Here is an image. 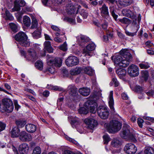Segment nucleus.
<instances>
[{
  "mask_svg": "<svg viewBox=\"0 0 154 154\" xmlns=\"http://www.w3.org/2000/svg\"><path fill=\"white\" fill-rule=\"evenodd\" d=\"M17 2H18V4H19L20 7H23L25 6L26 3L23 0H17Z\"/></svg>",
  "mask_w": 154,
  "mask_h": 154,
  "instance_id": "nucleus-58",
  "label": "nucleus"
},
{
  "mask_svg": "<svg viewBox=\"0 0 154 154\" xmlns=\"http://www.w3.org/2000/svg\"><path fill=\"white\" fill-rule=\"evenodd\" d=\"M85 105L91 113L93 114L96 113L97 105L95 101L91 100H88L85 103Z\"/></svg>",
  "mask_w": 154,
  "mask_h": 154,
  "instance_id": "nucleus-11",
  "label": "nucleus"
},
{
  "mask_svg": "<svg viewBox=\"0 0 154 154\" xmlns=\"http://www.w3.org/2000/svg\"><path fill=\"white\" fill-rule=\"evenodd\" d=\"M124 150L128 154H134L137 151V148L134 144L128 143L125 146Z\"/></svg>",
  "mask_w": 154,
  "mask_h": 154,
  "instance_id": "nucleus-14",
  "label": "nucleus"
},
{
  "mask_svg": "<svg viewBox=\"0 0 154 154\" xmlns=\"http://www.w3.org/2000/svg\"><path fill=\"white\" fill-rule=\"evenodd\" d=\"M133 2V0H120L119 3L121 6H127L131 5Z\"/></svg>",
  "mask_w": 154,
  "mask_h": 154,
  "instance_id": "nucleus-29",
  "label": "nucleus"
},
{
  "mask_svg": "<svg viewBox=\"0 0 154 154\" xmlns=\"http://www.w3.org/2000/svg\"><path fill=\"white\" fill-rule=\"evenodd\" d=\"M122 142L120 139L117 138H113L111 142V145L113 147L118 148L122 145Z\"/></svg>",
  "mask_w": 154,
  "mask_h": 154,
  "instance_id": "nucleus-22",
  "label": "nucleus"
},
{
  "mask_svg": "<svg viewBox=\"0 0 154 154\" xmlns=\"http://www.w3.org/2000/svg\"><path fill=\"white\" fill-rule=\"evenodd\" d=\"M89 41V38L84 35H80L77 37V42L78 44L82 47H84L86 43Z\"/></svg>",
  "mask_w": 154,
  "mask_h": 154,
  "instance_id": "nucleus-15",
  "label": "nucleus"
},
{
  "mask_svg": "<svg viewBox=\"0 0 154 154\" xmlns=\"http://www.w3.org/2000/svg\"><path fill=\"white\" fill-rule=\"evenodd\" d=\"M128 14L130 15V17H129L133 19H135L136 18V16L134 14V13L131 11V13H129Z\"/></svg>",
  "mask_w": 154,
  "mask_h": 154,
  "instance_id": "nucleus-59",
  "label": "nucleus"
},
{
  "mask_svg": "<svg viewBox=\"0 0 154 154\" xmlns=\"http://www.w3.org/2000/svg\"><path fill=\"white\" fill-rule=\"evenodd\" d=\"M26 131L30 133H33L36 130V126L31 124H28L26 125Z\"/></svg>",
  "mask_w": 154,
  "mask_h": 154,
  "instance_id": "nucleus-24",
  "label": "nucleus"
},
{
  "mask_svg": "<svg viewBox=\"0 0 154 154\" xmlns=\"http://www.w3.org/2000/svg\"><path fill=\"white\" fill-rule=\"evenodd\" d=\"M23 22L24 24L27 26H29L31 24V20L29 17L27 16H24Z\"/></svg>",
  "mask_w": 154,
  "mask_h": 154,
  "instance_id": "nucleus-33",
  "label": "nucleus"
},
{
  "mask_svg": "<svg viewBox=\"0 0 154 154\" xmlns=\"http://www.w3.org/2000/svg\"><path fill=\"white\" fill-rule=\"evenodd\" d=\"M5 127V125L2 122H0V132L4 130Z\"/></svg>",
  "mask_w": 154,
  "mask_h": 154,
  "instance_id": "nucleus-60",
  "label": "nucleus"
},
{
  "mask_svg": "<svg viewBox=\"0 0 154 154\" xmlns=\"http://www.w3.org/2000/svg\"><path fill=\"white\" fill-rule=\"evenodd\" d=\"M65 63L67 66H72L78 64L79 61L77 57L75 56H70L66 60Z\"/></svg>",
  "mask_w": 154,
  "mask_h": 154,
  "instance_id": "nucleus-12",
  "label": "nucleus"
},
{
  "mask_svg": "<svg viewBox=\"0 0 154 154\" xmlns=\"http://www.w3.org/2000/svg\"><path fill=\"white\" fill-rule=\"evenodd\" d=\"M38 25V23L37 20L35 18H33L32 19L31 29H36Z\"/></svg>",
  "mask_w": 154,
  "mask_h": 154,
  "instance_id": "nucleus-42",
  "label": "nucleus"
},
{
  "mask_svg": "<svg viewBox=\"0 0 154 154\" xmlns=\"http://www.w3.org/2000/svg\"><path fill=\"white\" fill-rule=\"evenodd\" d=\"M62 60L60 58H56L49 60L47 62L48 65H54L55 66L60 67L61 66Z\"/></svg>",
  "mask_w": 154,
  "mask_h": 154,
  "instance_id": "nucleus-17",
  "label": "nucleus"
},
{
  "mask_svg": "<svg viewBox=\"0 0 154 154\" xmlns=\"http://www.w3.org/2000/svg\"><path fill=\"white\" fill-rule=\"evenodd\" d=\"M78 119H76L75 120H73L72 121L71 124L75 125L78 123Z\"/></svg>",
  "mask_w": 154,
  "mask_h": 154,
  "instance_id": "nucleus-64",
  "label": "nucleus"
},
{
  "mask_svg": "<svg viewBox=\"0 0 154 154\" xmlns=\"http://www.w3.org/2000/svg\"><path fill=\"white\" fill-rule=\"evenodd\" d=\"M112 81L114 83L115 87H117L119 85V83L116 78L114 77L113 78Z\"/></svg>",
  "mask_w": 154,
  "mask_h": 154,
  "instance_id": "nucleus-57",
  "label": "nucleus"
},
{
  "mask_svg": "<svg viewBox=\"0 0 154 154\" xmlns=\"http://www.w3.org/2000/svg\"><path fill=\"white\" fill-rule=\"evenodd\" d=\"M19 138L22 141H29L31 140L32 137L30 134L23 131L20 133Z\"/></svg>",
  "mask_w": 154,
  "mask_h": 154,
  "instance_id": "nucleus-18",
  "label": "nucleus"
},
{
  "mask_svg": "<svg viewBox=\"0 0 154 154\" xmlns=\"http://www.w3.org/2000/svg\"><path fill=\"white\" fill-rule=\"evenodd\" d=\"M35 66L38 69L42 70L43 68V63L41 60H37L35 63Z\"/></svg>",
  "mask_w": 154,
  "mask_h": 154,
  "instance_id": "nucleus-35",
  "label": "nucleus"
},
{
  "mask_svg": "<svg viewBox=\"0 0 154 154\" xmlns=\"http://www.w3.org/2000/svg\"><path fill=\"white\" fill-rule=\"evenodd\" d=\"M51 28L55 32V34L57 36H59L60 35H62L64 33L62 32L60 29L57 26L54 25L51 26Z\"/></svg>",
  "mask_w": 154,
  "mask_h": 154,
  "instance_id": "nucleus-28",
  "label": "nucleus"
},
{
  "mask_svg": "<svg viewBox=\"0 0 154 154\" xmlns=\"http://www.w3.org/2000/svg\"><path fill=\"white\" fill-rule=\"evenodd\" d=\"M84 70L85 73L89 75H92L94 73V70L90 67H85Z\"/></svg>",
  "mask_w": 154,
  "mask_h": 154,
  "instance_id": "nucleus-37",
  "label": "nucleus"
},
{
  "mask_svg": "<svg viewBox=\"0 0 154 154\" xmlns=\"http://www.w3.org/2000/svg\"><path fill=\"white\" fill-rule=\"evenodd\" d=\"M110 11L111 13L112 16L113 17L114 19L116 20L118 17V15H116L115 13V9L114 8L113 6H111L109 7Z\"/></svg>",
  "mask_w": 154,
  "mask_h": 154,
  "instance_id": "nucleus-40",
  "label": "nucleus"
},
{
  "mask_svg": "<svg viewBox=\"0 0 154 154\" xmlns=\"http://www.w3.org/2000/svg\"><path fill=\"white\" fill-rule=\"evenodd\" d=\"M146 93L148 96H152L154 95V91L151 90L149 91L146 92Z\"/></svg>",
  "mask_w": 154,
  "mask_h": 154,
  "instance_id": "nucleus-62",
  "label": "nucleus"
},
{
  "mask_svg": "<svg viewBox=\"0 0 154 154\" xmlns=\"http://www.w3.org/2000/svg\"><path fill=\"white\" fill-rule=\"evenodd\" d=\"M143 122V119L139 118L137 120V123L140 128L142 127V123Z\"/></svg>",
  "mask_w": 154,
  "mask_h": 154,
  "instance_id": "nucleus-56",
  "label": "nucleus"
},
{
  "mask_svg": "<svg viewBox=\"0 0 154 154\" xmlns=\"http://www.w3.org/2000/svg\"><path fill=\"white\" fill-rule=\"evenodd\" d=\"M79 92L81 95L86 96L89 95L90 90L88 88H83L79 89Z\"/></svg>",
  "mask_w": 154,
  "mask_h": 154,
  "instance_id": "nucleus-26",
  "label": "nucleus"
},
{
  "mask_svg": "<svg viewBox=\"0 0 154 154\" xmlns=\"http://www.w3.org/2000/svg\"><path fill=\"white\" fill-rule=\"evenodd\" d=\"M104 142L105 144H107L110 141V137L107 135H104L103 137Z\"/></svg>",
  "mask_w": 154,
  "mask_h": 154,
  "instance_id": "nucleus-53",
  "label": "nucleus"
},
{
  "mask_svg": "<svg viewBox=\"0 0 154 154\" xmlns=\"http://www.w3.org/2000/svg\"><path fill=\"white\" fill-rule=\"evenodd\" d=\"M142 76L145 80H146L149 76L148 72L147 70H143L141 72Z\"/></svg>",
  "mask_w": 154,
  "mask_h": 154,
  "instance_id": "nucleus-44",
  "label": "nucleus"
},
{
  "mask_svg": "<svg viewBox=\"0 0 154 154\" xmlns=\"http://www.w3.org/2000/svg\"><path fill=\"white\" fill-rule=\"evenodd\" d=\"M134 28L135 29V32H131L128 31H125V32L126 34L129 36L133 37L136 35V33L137 32L138 29L136 26H134Z\"/></svg>",
  "mask_w": 154,
  "mask_h": 154,
  "instance_id": "nucleus-39",
  "label": "nucleus"
},
{
  "mask_svg": "<svg viewBox=\"0 0 154 154\" xmlns=\"http://www.w3.org/2000/svg\"><path fill=\"white\" fill-rule=\"evenodd\" d=\"M108 101L109 106L112 111H114V101L113 98V91H111L108 97Z\"/></svg>",
  "mask_w": 154,
  "mask_h": 154,
  "instance_id": "nucleus-21",
  "label": "nucleus"
},
{
  "mask_svg": "<svg viewBox=\"0 0 154 154\" xmlns=\"http://www.w3.org/2000/svg\"><path fill=\"white\" fill-rule=\"evenodd\" d=\"M97 113L99 116L103 119H107L109 114V111L107 109L102 106H100L98 108Z\"/></svg>",
  "mask_w": 154,
  "mask_h": 154,
  "instance_id": "nucleus-9",
  "label": "nucleus"
},
{
  "mask_svg": "<svg viewBox=\"0 0 154 154\" xmlns=\"http://www.w3.org/2000/svg\"><path fill=\"white\" fill-rule=\"evenodd\" d=\"M81 8L79 5H74L70 3L68 4L66 8V11L69 14H77L78 13L79 10Z\"/></svg>",
  "mask_w": 154,
  "mask_h": 154,
  "instance_id": "nucleus-8",
  "label": "nucleus"
},
{
  "mask_svg": "<svg viewBox=\"0 0 154 154\" xmlns=\"http://www.w3.org/2000/svg\"><path fill=\"white\" fill-rule=\"evenodd\" d=\"M59 48L63 51H66L67 49V48L66 42H65L63 45H60Z\"/></svg>",
  "mask_w": 154,
  "mask_h": 154,
  "instance_id": "nucleus-50",
  "label": "nucleus"
},
{
  "mask_svg": "<svg viewBox=\"0 0 154 154\" xmlns=\"http://www.w3.org/2000/svg\"><path fill=\"white\" fill-rule=\"evenodd\" d=\"M2 11H5V13L7 17V19L12 20L14 19V17L5 8L2 9Z\"/></svg>",
  "mask_w": 154,
  "mask_h": 154,
  "instance_id": "nucleus-38",
  "label": "nucleus"
},
{
  "mask_svg": "<svg viewBox=\"0 0 154 154\" xmlns=\"http://www.w3.org/2000/svg\"><path fill=\"white\" fill-rule=\"evenodd\" d=\"M44 49L49 53H52L53 52V49L51 46L50 42L45 41L44 42Z\"/></svg>",
  "mask_w": 154,
  "mask_h": 154,
  "instance_id": "nucleus-27",
  "label": "nucleus"
},
{
  "mask_svg": "<svg viewBox=\"0 0 154 154\" xmlns=\"http://www.w3.org/2000/svg\"><path fill=\"white\" fill-rule=\"evenodd\" d=\"M78 112L81 114H87L88 113V109L84 107H81L78 110Z\"/></svg>",
  "mask_w": 154,
  "mask_h": 154,
  "instance_id": "nucleus-47",
  "label": "nucleus"
},
{
  "mask_svg": "<svg viewBox=\"0 0 154 154\" xmlns=\"http://www.w3.org/2000/svg\"><path fill=\"white\" fill-rule=\"evenodd\" d=\"M21 53L28 60L34 61L37 60L38 56L37 55L35 49L34 48H29L27 51L28 55L26 56L25 52L23 51H21Z\"/></svg>",
  "mask_w": 154,
  "mask_h": 154,
  "instance_id": "nucleus-6",
  "label": "nucleus"
},
{
  "mask_svg": "<svg viewBox=\"0 0 154 154\" xmlns=\"http://www.w3.org/2000/svg\"><path fill=\"white\" fill-rule=\"evenodd\" d=\"M13 109V104L10 99L5 98L2 99V103L0 105V111L1 112H6L8 113L11 112Z\"/></svg>",
  "mask_w": 154,
  "mask_h": 154,
  "instance_id": "nucleus-1",
  "label": "nucleus"
},
{
  "mask_svg": "<svg viewBox=\"0 0 154 154\" xmlns=\"http://www.w3.org/2000/svg\"><path fill=\"white\" fill-rule=\"evenodd\" d=\"M120 53L122 54L123 58L119 66L126 67L129 65L131 60V55L130 52L125 49L121 50Z\"/></svg>",
  "mask_w": 154,
  "mask_h": 154,
  "instance_id": "nucleus-3",
  "label": "nucleus"
},
{
  "mask_svg": "<svg viewBox=\"0 0 154 154\" xmlns=\"http://www.w3.org/2000/svg\"><path fill=\"white\" fill-rule=\"evenodd\" d=\"M120 53V54L116 56L113 60L114 63L116 64L117 66H119L123 58L122 54Z\"/></svg>",
  "mask_w": 154,
  "mask_h": 154,
  "instance_id": "nucleus-30",
  "label": "nucleus"
},
{
  "mask_svg": "<svg viewBox=\"0 0 154 154\" xmlns=\"http://www.w3.org/2000/svg\"><path fill=\"white\" fill-rule=\"evenodd\" d=\"M68 90L69 94L74 97V99L75 101H77L76 100L77 98L79 100V96L77 95V89L74 86L71 85H69L68 87Z\"/></svg>",
  "mask_w": 154,
  "mask_h": 154,
  "instance_id": "nucleus-16",
  "label": "nucleus"
},
{
  "mask_svg": "<svg viewBox=\"0 0 154 154\" xmlns=\"http://www.w3.org/2000/svg\"><path fill=\"white\" fill-rule=\"evenodd\" d=\"M63 20L67 21L73 24H75V19L71 17H65L64 18Z\"/></svg>",
  "mask_w": 154,
  "mask_h": 154,
  "instance_id": "nucleus-46",
  "label": "nucleus"
},
{
  "mask_svg": "<svg viewBox=\"0 0 154 154\" xmlns=\"http://www.w3.org/2000/svg\"><path fill=\"white\" fill-rule=\"evenodd\" d=\"M14 3V8L12 9V10L13 11H19L21 7L18 4V2H17V1H15Z\"/></svg>",
  "mask_w": 154,
  "mask_h": 154,
  "instance_id": "nucleus-43",
  "label": "nucleus"
},
{
  "mask_svg": "<svg viewBox=\"0 0 154 154\" xmlns=\"http://www.w3.org/2000/svg\"><path fill=\"white\" fill-rule=\"evenodd\" d=\"M81 71V68L79 67H77L74 69H71L70 71V73L72 75H75L79 74Z\"/></svg>",
  "mask_w": 154,
  "mask_h": 154,
  "instance_id": "nucleus-31",
  "label": "nucleus"
},
{
  "mask_svg": "<svg viewBox=\"0 0 154 154\" xmlns=\"http://www.w3.org/2000/svg\"><path fill=\"white\" fill-rule=\"evenodd\" d=\"M146 46L148 48H150L153 45V44L150 41H148L146 42L145 43Z\"/></svg>",
  "mask_w": 154,
  "mask_h": 154,
  "instance_id": "nucleus-61",
  "label": "nucleus"
},
{
  "mask_svg": "<svg viewBox=\"0 0 154 154\" xmlns=\"http://www.w3.org/2000/svg\"><path fill=\"white\" fill-rule=\"evenodd\" d=\"M65 138H66V139H67L69 141L72 142V143L74 144H77V142L74 139H73L71 138H70L69 137H68L67 136H66Z\"/></svg>",
  "mask_w": 154,
  "mask_h": 154,
  "instance_id": "nucleus-55",
  "label": "nucleus"
},
{
  "mask_svg": "<svg viewBox=\"0 0 154 154\" xmlns=\"http://www.w3.org/2000/svg\"><path fill=\"white\" fill-rule=\"evenodd\" d=\"M144 154H154V149L151 147H146L144 151Z\"/></svg>",
  "mask_w": 154,
  "mask_h": 154,
  "instance_id": "nucleus-36",
  "label": "nucleus"
},
{
  "mask_svg": "<svg viewBox=\"0 0 154 154\" xmlns=\"http://www.w3.org/2000/svg\"><path fill=\"white\" fill-rule=\"evenodd\" d=\"M85 122L86 124L85 127L87 130L89 132H92L93 129L97 124L96 121L93 119H85Z\"/></svg>",
  "mask_w": 154,
  "mask_h": 154,
  "instance_id": "nucleus-7",
  "label": "nucleus"
},
{
  "mask_svg": "<svg viewBox=\"0 0 154 154\" xmlns=\"http://www.w3.org/2000/svg\"><path fill=\"white\" fill-rule=\"evenodd\" d=\"M122 12L123 15L128 17H130V15L128 14L129 13H131V11L130 10L128 9H124L122 10Z\"/></svg>",
  "mask_w": 154,
  "mask_h": 154,
  "instance_id": "nucleus-49",
  "label": "nucleus"
},
{
  "mask_svg": "<svg viewBox=\"0 0 154 154\" xmlns=\"http://www.w3.org/2000/svg\"><path fill=\"white\" fill-rule=\"evenodd\" d=\"M104 127L109 133H114L121 129L122 124L118 121L112 120L109 123H105Z\"/></svg>",
  "mask_w": 154,
  "mask_h": 154,
  "instance_id": "nucleus-2",
  "label": "nucleus"
},
{
  "mask_svg": "<svg viewBox=\"0 0 154 154\" xmlns=\"http://www.w3.org/2000/svg\"><path fill=\"white\" fill-rule=\"evenodd\" d=\"M15 39L23 46L27 47L30 45L29 42L27 40L26 35L23 32H20L17 34L15 36Z\"/></svg>",
  "mask_w": 154,
  "mask_h": 154,
  "instance_id": "nucleus-4",
  "label": "nucleus"
},
{
  "mask_svg": "<svg viewBox=\"0 0 154 154\" xmlns=\"http://www.w3.org/2000/svg\"><path fill=\"white\" fill-rule=\"evenodd\" d=\"M41 152L40 148L38 146H37L33 149L32 154H40Z\"/></svg>",
  "mask_w": 154,
  "mask_h": 154,
  "instance_id": "nucleus-48",
  "label": "nucleus"
},
{
  "mask_svg": "<svg viewBox=\"0 0 154 154\" xmlns=\"http://www.w3.org/2000/svg\"><path fill=\"white\" fill-rule=\"evenodd\" d=\"M20 130L17 127L13 128L11 131V136L13 137H17L20 135Z\"/></svg>",
  "mask_w": 154,
  "mask_h": 154,
  "instance_id": "nucleus-25",
  "label": "nucleus"
},
{
  "mask_svg": "<svg viewBox=\"0 0 154 154\" xmlns=\"http://www.w3.org/2000/svg\"><path fill=\"white\" fill-rule=\"evenodd\" d=\"M9 25L13 32H17V31L18 28L17 25L13 23H9Z\"/></svg>",
  "mask_w": 154,
  "mask_h": 154,
  "instance_id": "nucleus-45",
  "label": "nucleus"
},
{
  "mask_svg": "<svg viewBox=\"0 0 154 154\" xmlns=\"http://www.w3.org/2000/svg\"><path fill=\"white\" fill-rule=\"evenodd\" d=\"M125 126H123V130L120 133L121 137L124 139L131 140L134 142L136 141V140L134 135L130 132V127L127 125Z\"/></svg>",
  "mask_w": 154,
  "mask_h": 154,
  "instance_id": "nucleus-5",
  "label": "nucleus"
},
{
  "mask_svg": "<svg viewBox=\"0 0 154 154\" xmlns=\"http://www.w3.org/2000/svg\"><path fill=\"white\" fill-rule=\"evenodd\" d=\"M48 88L51 89V90H54L56 91H63V89L61 88L60 87L57 86H53L52 85H48L47 87Z\"/></svg>",
  "mask_w": 154,
  "mask_h": 154,
  "instance_id": "nucleus-34",
  "label": "nucleus"
},
{
  "mask_svg": "<svg viewBox=\"0 0 154 154\" xmlns=\"http://www.w3.org/2000/svg\"><path fill=\"white\" fill-rule=\"evenodd\" d=\"M116 72L120 78L124 76L126 74V71L124 69H119L116 70Z\"/></svg>",
  "mask_w": 154,
  "mask_h": 154,
  "instance_id": "nucleus-32",
  "label": "nucleus"
},
{
  "mask_svg": "<svg viewBox=\"0 0 154 154\" xmlns=\"http://www.w3.org/2000/svg\"><path fill=\"white\" fill-rule=\"evenodd\" d=\"M80 13V15L82 16L84 18H87L88 16V14L85 10L84 9L82 10Z\"/></svg>",
  "mask_w": 154,
  "mask_h": 154,
  "instance_id": "nucleus-52",
  "label": "nucleus"
},
{
  "mask_svg": "<svg viewBox=\"0 0 154 154\" xmlns=\"http://www.w3.org/2000/svg\"><path fill=\"white\" fill-rule=\"evenodd\" d=\"M65 0H42V2L45 6L48 3L53 5H57L64 2Z\"/></svg>",
  "mask_w": 154,
  "mask_h": 154,
  "instance_id": "nucleus-19",
  "label": "nucleus"
},
{
  "mask_svg": "<svg viewBox=\"0 0 154 154\" xmlns=\"http://www.w3.org/2000/svg\"><path fill=\"white\" fill-rule=\"evenodd\" d=\"M48 66L46 69V71L51 74H53L55 72V68L54 67V65H48Z\"/></svg>",
  "mask_w": 154,
  "mask_h": 154,
  "instance_id": "nucleus-41",
  "label": "nucleus"
},
{
  "mask_svg": "<svg viewBox=\"0 0 154 154\" xmlns=\"http://www.w3.org/2000/svg\"><path fill=\"white\" fill-rule=\"evenodd\" d=\"M99 9L101 11V14L102 16H109L108 7L105 5L103 4Z\"/></svg>",
  "mask_w": 154,
  "mask_h": 154,
  "instance_id": "nucleus-23",
  "label": "nucleus"
},
{
  "mask_svg": "<svg viewBox=\"0 0 154 154\" xmlns=\"http://www.w3.org/2000/svg\"><path fill=\"white\" fill-rule=\"evenodd\" d=\"M29 148L27 144L23 143L19 146V150L20 154H27L29 151Z\"/></svg>",
  "mask_w": 154,
  "mask_h": 154,
  "instance_id": "nucleus-20",
  "label": "nucleus"
},
{
  "mask_svg": "<svg viewBox=\"0 0 154 154\" xmlns=\"http://www.w3.org/2000/svg\"><path fill=\"white\" fill-rule=\"evenodd\" d=\"M17 125L19 127H22L24 126L25 122L24 121L17 120L16 122Z\"/></svg>",
  "mask_w": 154,
  "mask_h": 154,
  "instance_id": "nucleus-51",
  "label": "nucleus"
},
{
  "mask_svg": "<svg viewBox=\"0 0 154 154\" xmlns=\"http://www.w3.org/2000/svg\"><path fill=\"white\" fill-rule=\"evenodd\" d=\"M122 97L123 99L125 100H128V95L125 93H123L122 94Z\"/></svg>",
  "mask_w": 154,
  "mask_h": 154,
  "instance_id": "nucleus-63",
  "label": "nucleus"
},
{
  "mask_svg": "<svg viewBox=\"0 0 154 154\" xmlns=\"http://www.w3.org/2000/svg\"><path fill=\"white\" fill-rule=\"evenodd\" d=\"M96 45L94 43H91L88 44L83 50L82 54L85 56H90L91 54V51L94 50Z\"/></svg>",
  "mask_w": 154,
  "mask_h": 154,
  "instance_id": "nucleus-13",
  "label": "nucleus"
},
{
  "mask_svg": "<svg viewBox=\"0 0 154 154\" xmlns=\"http://www.w3.org/2000/svg\"><path fill=\"white\" fill-rule=\"evenodd\" d=\"M128 72L131 76H137L139 74V68L135 64L131 65L128 68Z\"/></svg>",
  "mask_w": 154,
  "mask_h": 154,
  "instance_id": "nucleus-10",
  "label": "nucleus"
},
{
  "mask_svg": "<svg viewBox=\"0 0 154 154\" xmlns=\"http://www.w3.org/2000/svg\"><path fill=\"white\" fill-rule=\"evenodd\" d=\"M139 65L141 69H147L149 67V65L148 64L140 63Z\"/></svg>",
  "mask_w": 154,
  "mask_h": 154,
  "instance_id": "nucleus-54",
  "label": "nucleus"
}]
</instances>
